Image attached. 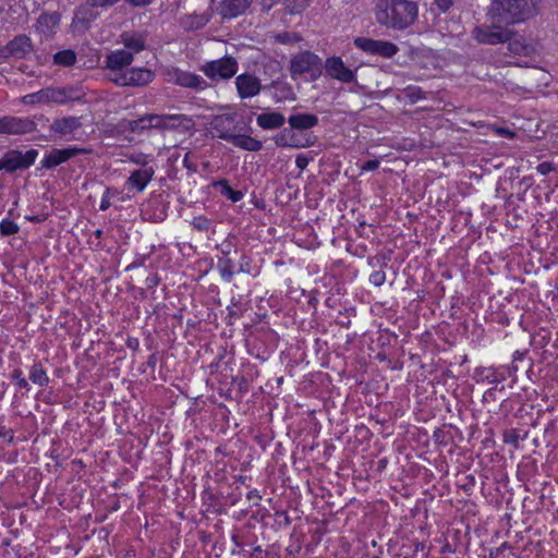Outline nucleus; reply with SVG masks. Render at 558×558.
Instances as JSON below:
<instances>
[{"label":"nucleus","instance_id":"obj_1","mask_svg":"<svg viewBox=\"0 0 558 558\" xmlns=\"http://www.w3.org/2000/svg\"><path fill=\"white\" fill-rule=\"evenodd\" d=\"M210 128L218 138L230 142L243 150L258 151L263 147L259 140L242 132L243 126L235 112L215 116L210 121Z\"/></svg>","mask_w":558,"mask_h":558},{"label":"nucleus","instance_id":"obj_2","mask_svg":"<svg viewBox=\"0 0 558 558\" xmlns=\"http://www.w3.org/2000/svg\"><path fill=\"white\" fill-rule=\"evenodd\" d=\"M415 2L409 0H379L375 7L376 21L386 27L404 29L417 17Z\"/></svg>","mask_w":558,"mask_h":558},{"label":"nucleus","instance_id":"obj_3","mask_svg":"<svg viewBox=\"0 0 558 558\" xmlns=\"http://www.w3.org/2000/svg\"><path fill=\"white\" fill-rule=\"evenodd\" d=\"M535 0H494L489 13L493 19L505 24H513L532 16Z\"/></svg>","mask_w":558,"mask_h":558},{"label":"nucleus","instance_id":"obj_4","mask_svg":"<svg viewBox=\"0 0 558 558\" xmlns=\"http://www.w3.org/2000/svg\"><path fill=\"white\" fill-rule=\"evenodd\" d=\"M193 126L190 118L183 114H148L132 122L133 131L145 129H179L189 130Z\"/></svg>","mask_w":558,"mask_h":558},{"label":"nucleus","instance_id":"obj_5","mask_svg":"<svg viewBox=\"0 0 558 558\" xmlns=\"http://www.w3.org/2000/svg\"><path fill=\"white\" fill-rule=\"evenodd\" d=\"M290 71L293 78L307 75V80L316 81L323 72L322 60L313 52H300L291 59Z\"/></svg>","mask_w":558,"mask_h":558},{"label":"nucleus","instance_id":"obj_6","mask_svg":"<svg viewBox=\"0 0 558 558\" xmlns=\"http://www.w3.org/2000/svg\"><path fill=\"white\" fill-rule=\"evenodd\" d=\"M71 98L70 92L63 87H48L38 92L24 95L20 101L27 106H43L65 104Z\"/></svg>","mask_w":558,"mask_h":558},{"label":"nucleus","instance_id":"obj_7","mask_svg":"<svg viewBox=\"0 0 558 558\" xmlns=\"http://www.w3.org/2000/svg\"><path fill=\"white\" fill-rule=\"evenodd\" d=\"M490 24L489 25H481L476 26L473 32V38L484 45H497L500 43H505L510 39V32L508 28L501 27L499 24H505L504 22H498L496 19L489 14Z\"/></svg>","mask_w":558,"mask_h":558},{"label":"nucleus","instance_id":"obj_8","mask_svg":"<svg viewBox=\"0 0 558 558\" xmlns=\"http://www.w3.org/2000/svg\"><path fill=\"white\" fill-rule=\"evenodd\" d=\"M155 172L156 168H137L132 170L124 182V189L128 191V196H121L119 199L124 202L126 198H131L134 194L143 193L151 182Z\"/></svg>","mask_w":558,"mask_h":558},{"label":"nucleus","instance_id":"obj_9","mask_svg":"<svg viewBox=\"0 0 558 558\" xmlns=\"http://www.w3.org/2000/svg\"><path fill=\"white\" fill-rule=\"evenodd\" d=\"M201 70L210 80H228L238 71V62L231 57L206 62Z\"/></svg>","mask_w":558,"mask_h":558},{"label":"nucleus","instance_id":"obj_10","mask_svg":"<svg viewBox=\"0 0 558 558\" xmlns=\"http://www.w3.org/2000/svg\"><path fill=\"white\" fill-rule=\"evenodd\" d=\"M163 75L168 83L175 84L181 87L204 89L207 85L205 80L199 75L183 71L175 66H169L165 69Z\"/></svg>","mask_w":558,"mask_h":558},{"label":"nucleus","instance_id":"obj_11","mask_svg":"<svg viewBox=\"0 0 558 558\" xmlns=\"http://www.w3.org/2000/svg\"><path fill=\"white\" fill-rule=\"evenodd\" d=\"M153 78L154 73L145 68H132L111 76V81L120 86H143L150 83Z\"/></svg>","mask_w":558,"mask_h":558},{"label":"nucleus","instance_id":"obj_12","mask_svg":"<svg viewBox=\"0 0 558 558\" xmlns=\"http://www.w3.org/2000/svg\"><path fill=\"white\" fill-rule=\"evenodd\" d=\"M354 45L366 53L380 56L384 58H391L398 52V47L386 40H375L366 37H357L354 39Z\"/></svg>","mask_w":558,"mask_h":558},{"label":"nucleus","instance_id":"obj_13","mask_svg":"<svg viewBox=\"0 0 558 558\" xmlns=\"http://www.w3.org/2000/svg\"><path fill=\"white\" fill-rule=\"evenodd\" d=\"M35 128L36 124L27 118H0V133L3 134H26L33 132Z\"/></svg>","mask_w":558,"mask_h":558},{"label":"nucleus","instance_id":"obj_14","mask_svg":"<svg viewBox=\"0 0 558 558\" xmlns=\"http://www.w3.org/2000/svg\"><path fill=\"white\" fill-rule=\"evenodd\" d=\"M33 49L31 39L25 35L14 37L1 50L0 54L4 58H24Z\"/></svg>","mask_w":558,"mask_h":558},{"label":"nucleus","instance_id":"obj_15","mask_svg":"<svg viewBox=\"0 0 558 558\" xmlns=\"http://www.w3.org/2000/svg\"><path fill=\"white\" fill-rule=\"evenodd\" d=\"M326 73L342 83H351L355 80V74L352 70L347 68L339 57H331L325 63Z\"/></svg>","mask_w":558,"mask_h":558},{"label":"nucleus","instance_id":"obj_16","mask_svg":"<svg viewBox=\"0 0 558 558\" xmlns=\"http://www.w3.org/2000/svg\"><path fill=\"white\" fill-rule=\"evenodd\" d=\"M235 86L240 98H252L262 88L260 81L252 74H241L235 78Z\"/></svg>","mask_w":558,"mask_h":558},{"label":"nucleus","instance_id":"obj_17","mask_svg":"<svg viewBox=\"0 0 558 558\" xmlns=\"http://www.w3.org/2000/svg\"><path fill=\"white\" fill-rule=\"evenodd\" d=\"M78 153L80 149L74 147L62 149L54 148L47 153L40 162L44 168L50 169L65 162L72 157L76 156Z\"/></svg>","mask_w":558,"mask_h":558},{"label":"nucleus","instance_id":"obj_18","mask_svg":"<svg viewBox=\"0 0 558 558\" xmlns=\"http://www.w3.org/2000/svg\"><path fill=\"white\" fill-rule=\"evenodd\" d=\"M275 142L281 147L304 148L310 147L313 142L308 137H303L295 133L292 129H284L276 136Z\"/></svg>","mask_w":558,"mask_h":558},{"label":"nucleus","instance_id":"obj_19","mask_svg":"<svg viewBox=\"0 0 558 558\" xmlns=\"http://www.w3.org/2000/svg\"><path fill=\"white\" fill-rule=\"evenodd\" d=\"M94 8L88 2L77 8L71 24L73 32H84L89 23L96 19L97 13L94 12Z\"/></svg>","mask_w":558,"mask_h":558},{"label":"nucleus","instance_id":"obj_20","mask_svg":"<svg viewBox=\"0 0 558 558\" xmlns=\"http://www.w3.org/2000/svg\"><path fill=\"white\" fill-rule=\"evenodd\" d=\"M134 57L132 56V52L125 50V49H117L114 51H111L107 56V68L111 71L121 72L123 68L130 65L133 61Z\"/></svg>","mask_w":558,"mask_h":558},{"label":"nucleus","instance_id":"obj_21","mask_svg":"<svg viewBox=\"0 0 558 558\" xmlns=\"http://www.w3.org/2000/svg\"><path fill=\"white\" fill-rule=\"evenodd\" d=\"M81 122L75 117H64L52 122L50 130L59 137H68L72 135L78 128Z\"/></svg>","mask_w":558,"mask_h":558},{"label":"nucleus","instance_id":"obj_22","mask_svg":"<svg viewBox=\"0 0 558 558\" xmlns=\"http://www.w3.org/2000/svg\"><path fill=\"white\" fill-rule=\"evenodd\" d=\"M60 24V14L54 13H44L39 16L37 21V31L43 34L44 36H51L53 35Z\"/></svg>","mask_w":558,"mask_h":558},{"label":"nucleus","instance_id":"obj_23","mask_svg":"<svg viewBox=\"0 0 558 558\" xmlns=\"http://www.w3.org/2000/svg\"><path fill=\"white\" fill-rule=\"evenodd\" d=\"M253 0H222L221 14L223 17H236L243 14Z\"/></svg>","mask_w":558,"mask_h":558},{"label":"nucleus","instance_id":"obj_24","mask_svg":"<svg viewBox=\"0 0 558 558\" xmlns=\"http://www.w3.org/2000/svg\"><path fill=\"white\" fill-rule=\"evenodd\" d=\"M121 43L124 45V49L132 52L134 57L135 53L145 49L146 38L141 33H123Z\"/></svg>","mask_w":558,"mask_h":558},{"label":"nucleus","instance_id":"obj_25","mask_svg":"<svg viewBox=\"0 0 558 558\" xmlns=\"http://www.w3.org/2000/svg\"><path fill=\"white\" fill-rule=\"evenodd\" d=\"M508 49L513 56H531L535 52V45L523 37H514L508 44Z\"/></svg>","mask_w":558,"mask_h":558},{"label":"nucleus","instance_id":"obj_26","mask_svg":"<svg viewBox=\"0 0 558 558\" xmlns=\"http://www.w3.org/2000/svg\"><path fill=\"white\" fill-rule=\"evenodd\" d=\"M291 129L307 130L314 128L318 123V118L311 113L292 114L288 119Z\"/></svg>","mask_w":558,"mask_h":558},{"label":"nucleus","instance_id":"obj_27","mask_svg":"<svg viewBox=\"0 0 558 558\" xmlns=\"http://www.w3.org/2000/svg\"><path fill=\"white\" fill-rule=\"evenodd\" d=\"M286 119L279 112H266L257 117V124L264 130H272L283 125Z\"/></svg>","mask_w":558,"mask_h":558},{"label":"nucleus","instance_id":"obj_28","mask_svg":"<svg viewBox=\"0 0 558 558\" xmlns=\"http://www.w3.org/2000/svg\"><path fill=\"white\" fill-rule=\"evenodd\" d=\"M24 163L22 161V153L21 151H10L0 160V169H5L8 171H14L17 169H23Z\"/></svg>","mask_w":558,"mask_h":558},{"label":"nucleus","instance_id":"obj_29","mask_svg":"<svg viewBox=\"0 0 558 558\" xmlns=\"http://www.w3.org/2000/svg\"><path fill=\"white\" fill-rule=\"evenodd\" d=\"M208 21L205 14H191L181 19V26L186 31H195L204 27Z\"/></svg>","mask_w":558,"mask_h":558},{"label":"nucleus","instance_id":"obj_30","mask_svg":"<svg viewBox=\"0 0 558 558\" xmlns=\"http://www.w3.org/2000/svg\"><path fill=\"white\" fill-rule=\"evenodd\" d=\"M213 186L219 189L220 193L233 203H236L243 198V193L233 190L227 180L215 181Z\"/></svg>","mask_w":558,"mask_h":558},{"label":"nucleus","instance_id":"obj_31","mask_svg":"<svg viewBox=\"0 0 558 558\" xmlns=\"http://www.w3.org/2000/svg\"><path fill=\"white\" fill-rule=\"evenodd\" d=\"M126 159L140 168H156L154 165V157L141 151L126 155Z\"/></svg>","mask_w":558,"mask_h":558},{"label":"nucleus","instance_id":"obj_32","mask_svg":"<svg viewBox=\"0 0 558 558\" xmlns=\"http://www.w3.org/2000/svg\"><path fill=\"white\" fill-rule=\"evenodd\" d=\"M29 379L40 387L46 386L49 383V377L46 371L38 364L34 365L29 373Z\"/></svg>","mask_w":558,"mask_h":558},{"label":"nucleus","instance_id":"obj_33","mask_svg":"<svg viewBox=\"0 0 558 558\" xmlns=\"http://www.w3.org/2000/svg\"><path fill=\"white\" fill-rule=\"evenodd\" d=\"M53 61L56 64L70 66L75 63L76 54L73 50L59 51L53 56Z\"/></svg>","mask_w":558,"mask_h":558},{"label":"nucleus","instance_id":"obj_34","mask_svg":"<svg viewBox=\"0 0 558 558\" xmlns=\"http://www.w3.org/2000/svg\"><path fill=\"white\" fill-rule=\"evenodd\" d=\"M118 195H119L118 190L107 189L101 196L99 209L102 211L107 210L111 206V198L114 196H118Z\"/></svg>","mask_w":558,"mask_h":558},{"label":"nucleus","instance_id":"obj_35","mask_svg":"<svg viewBox=\"0 0 558 558\" xmlns=\"http://www.w3.org/2000/svg\"><path fill=\"white\" fill-rule=\"evenodd\" d=\"M19 226L11 220H2L0 222V233L2 235H12L17 233Z\"/></svg>","mask_w":558,"mask_h":558},{"label":"nucleus","instance_id":"obj_36","mask_svg":"<svg viewBox=\"0 0 558 558\" xmlns=\"http://www.w3.org/2000/svg\"><path fill=\"white\" fill-rule=\"evenodd\" d=\"M404 95L409 97L413 102L423 98V92L417 86H408L404 89Z\"/></svg>","mask_w":558,"mask_h":558},{"label":"nucleus","instance_id":"obj_37","mask_svg":"<svg viewBox=\"0 0 558 558\" xmlns=\"http://www.w3.org/2000/svg\"><path fill=\"white\" fill-rule=\"evenodd\" d=\"M192 225L197 230L206 231L209 229L211 222L204 216H197L193 219Z\"/></svg>","mask_w":558,"mask_h":558},{"label":"nucleus","instance_id":"obj_38","mask_svg":"<svg viewBox=\"0 0 558 558\" xmlns=\"http://www.w3.org/2000/svg\"><path fill=\"white\" fill-rule=\"evenodd\" d=\"M37 155V151L34 149L27 150L25 154L22 153V161L24 167L28 168L32 166L35 162Z\"/></svg>","mask_w":558,"mask_h":558},{"label":"nucleus","instance_id":"obj_39","mask_svg":"<svg viewBox=\"0 0 558 558\" xmlns=\"http://www.w3.org/2000/svg\"><path fill=\"white\" fill-rule=\"evenodd\" d=\"M386 276L383 271H375L371 275L369 280L373 284L379 287L385 282Z\"/></svg>","mask_w":558,"mask_h":558},{"label":"nucleus","instance_id":"obj_40","mask_svg":"<svg viewBox=\"0 0 558 558\" xmlns=\"http://www.w3.org/2000/svg\"><path fill=\"white\" fill-rule=\"evenodd\" d=\"M119 0H87V2L92 7H107V5H113Z\"/></svg>","mask_w":558,"mask_h":558},{"label":"nucleus","instance_id":"obj_41","mask_svg":"<svg viewBox=\"0 0 558 558\" xmlns=\"http://www.w3.org/2000/svg\"><path fill=\"white\" fill-rule=\"evenodd\" d=\"M379 167V161L376 159L367 160L362 167V171H374Z\"/></svg>","mask_w":558,"mask_h":558},{"label":"nucleus","instance_id":"obj_42","mask_svg":"<svg viewBox=\"0 0 558 558\" xmlns=\"http://www.w3.org/2000/svg\"><path fill=\"white\" fill-rule=\"evenodd\" d=\"M14 378L16 379V383L21 388H27L28 383H27L26 378L23 376L21 371L14 372Z\"/></svg>","mask_w":558,"mask_h":558},{"label":"nucleus","instance_id":"obj_43","mask_svg":"<svg viewBox=\"0 0 558 558\" xmlns=\"http://www.w3.org/2000/svg\"><path fill=\"white\" fill-rule=\"evenodd\" d=\"M295 165L300 170H304L308 165V158L303 155H299L295 159Z\"/></svg>","mask_w":558,"mask_h":558},{"label":"nucleus","instance_id":"obj_44","mask_svg":"<svg viewBox=\"0 0 558 558\" xmlns=\"http://www.w3.org/2000/svg\"><path fill=\"white\" fill-rule=\"evenodd\" d=\"M553 170V166L548 162H542L537 166V171L542 174H547Z\"/></svg>","mask_w":558,"mask_h":558},{"label":"nucleus","instance_id":"obj_45","mask_svg":"<svg viewBox=\"0 0 558 558\" xmlns=\"http://www.w3.org/2000/svg\"><path fill=\"white\" fill-rule=\"evenodd\" d=\"M452 1L453 0H436V4L441 11H446L451 7Z\"/></svg>","mask_w":558,"mask_h":558},{"label":"nucleus","instance_id":"obj_46","mask_svg":"<svg viewBox=\"0 0 558 558\" xmlns=\"http://www.w3.org/2000/svg\"><path fill=\"white\" fill-rule=\"evenodd\" d=\"M497 133L502 135V136H507V137H513L514 136L513 132H511L508 129H502V128L497 129Z\"/></svg>","mask_w":558,"mask_h":558},{"label":"nucleus","instance_id":"obj_47","mask_svg":"<svg viewBox=\"0 0 558 558\" xmlns=\"http://www.w3.org/2000/svg\"><path fill=\"white\" fill-rule=\"evenodd\" d=\"M153 0H130V2L133 4V5H136V7H143V5H147L151 2Z\"/></svg>","mask_w":558,"mask_h":558},{"label":"nucleus","instance_id":"obj_48","mask_svg":"<svg viewBox=\"0 0 558 558\" xmlns=\"http://www.w3.org/2000/svg\"><path fill=\"white\" fill-rule=\"evenodd\" d=\"M308 3V0H300V2L295 5V10L304 8Z\"/></svg>","mask_w":558,"mask_h":558},{"label":"nucleus","instance_id":"obj_49","mask_svg":"<svg viewBox=\"0 0 558 558\" xmlns=\"http://www.w3.org/2000/svg\"><path fill=\"white\" fill-rule=\"evenodd\" d=\"M279 40H280L281 43H286V37L279 36Z\"/></svg>","mask_w":558,"mask_h":558}]
</instances>
